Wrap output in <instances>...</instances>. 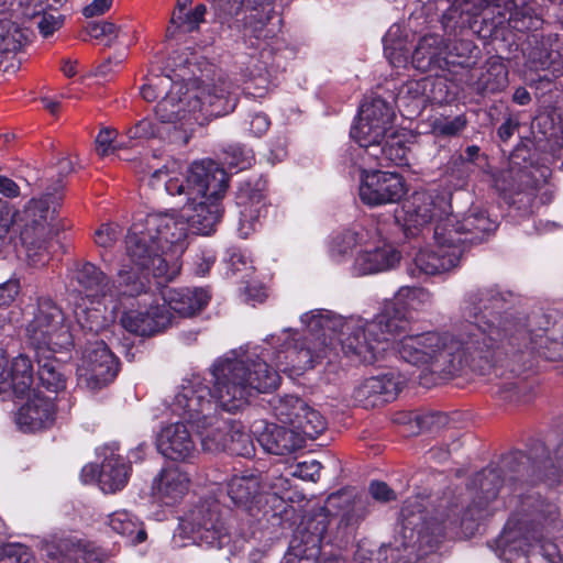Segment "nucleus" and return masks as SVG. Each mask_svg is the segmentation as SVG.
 Returning a JSON list of instances; mask_svg holds the SVG:
<instances>
[{
    "mask_svg": "<svg viewBox=\"0 0 563 563\" xmlns=\"http://www.w3.org/2000/svg\"><path fill=\"white\" fill-rule=\"evenodd\" d=\"M371 503L367 496L353 495L341 490L331 494L325 501L324 511L342 510L339 529L342 530L341 541L347 540L350 534L369 512Z\"/></svg>",
    "mask_w": 563,
    "mask_h": 563,
    "instance_id": "393cba45",
    "label": "nucleus"
},
{
    "mask_svg": "<svg viewBox=\"0 0 563 563\" xmlns=\"http://www.w3.org/2000/svg\"><path fill=\"white\" fill-rule=\"evenodd\" d=\"M173 410L194 429L201 446L210 453L225 451L231 423L214 413V405L196 389H183L174 397Z\"/></svg>",
    "mask_w": 563,
    "mask_h": 563,
    "instance_id": "1a4fd4ad",
    "label": "nucleus"
},
{
    "mask_svg": "<svg viewBox=\"0 0 563 563\" xmlns=\"http://www.w3.org/2000/svg\"><path fill=\"white\" fill-rule=\"evenodd\" d=\"M411 317L397 301H386L379 312L367 321V332L376 344L388 342L393 338L410 330Z\"/></svg>",
    "mask_w": 563,
    "mask_h": 563,
    "instance_id": "b1692460",
    "label": "nucleus"
},
{
    "mask_svg": "<svg viewBox=\"0 0 563 563\" xmlns=\"http://www.w3.org/2000/svg\"><path fill=\"white\" fill-rule=\"evenodd\" d=\"M75 278L86 296L96 299L106 296L135 297L145 291V283L140 278L131 280L132 276L125 271V267L118 273V285L110 284L107 275L90 262L81 264L76 269Z\"/></svg>",
    "mask_w": 563,
    "mask_h": 563,
    "instance_id": "2eb2a0df",
    "label": "nucleus"
},
{
    "mask_svg": "<svg viewBox=\"0 0 563 563\" xmlns=\"http://www.w3.org/2000/svg\"><path fill=\"white\" fill-rule=\"evenodd\" d=\"M393 106L379 96H367L360 108L358 120L351 129V136L358 145L383 141L394 129Z\"/></svg>",
    "mask_w": 563,
    "mask_h": 563,
    "instance_id": "dca6fc26",
    "label": "nucleus"
},
{
    "mask_svg": "<svg viewBox=\"0 0 563 563\" xmlns=\"http://www.w3.org/2000/svg\"><path fill=\"white\" fill-rule=\"evenodd\" d=\"M8 374V387H31L33 384V366L26 355L20 354L13 358Z\"/></svg>",
    "mask_w": 563,
    "mask_h": 563,
    "instance_id": "09e8293b",
    "label": "nucleus"
},
{
    "mask_svg": "<svg viewBox=\"0 0 563 563\" xmlns=\"http://www.w3.org/2000/svg\"><path fill=\"white\" fill-rule=\"evenodd\" d=\"M508 86V69L506 65L498 60H489L486 69L475 82V88L479 93H496L503 91Z\"/></svg>",
    "mask_w": 563,
    "mask_h": 563,
    "instance_id": "37998d69",
    "label": "nucleus"
},
{
    "mask_svg": "<svg viewBox=\"0 0 563 563\" xmlns=\"http://www.w3.org/2000/svg\"><path fill=\"white\" fill-rule=\"evenodd\" d=\"M360 146L364 148L365 156L363 158L367 157L379 166H388L390 164L401 166L408 164V147L404 140L396 135L394 131L387 133L383 141Z\"/></svg>",
    "mask_w": 563,
    "mask_h": 563,
    "instance_id": "f704fd0d",
    "label": "nucleus"
},
{
    "mask_svg": "<svg viewBox=\"0 0 563 563\" xmlns=\"http://www.w3.org/2000/svg\"><path fill=\"white\" fill-rule=\"evenodd\" d=\"M74 314L77 323L85 331L97 333L102 328V318L97 309L76 306Z\"/></svg>",
    "mask_w": 563,
    "mask_h": 563,
    "instance_id": "680f3d73",
    "label": "nucleus"
},
{
    "mask_svg": "<svg viewBox=\"0 0 563 563\" xmlns=\"http://www.w3.org/2000/svg\"><path fill=\"white\" fill-rule=\"evenodd\" d=\"M122 235V228L115 223L101 224L96 230L93 239L97 246L101 249H111Z\"/></svg>",
    "mask_w": 563,
    "mask_h": 563,
    "instance_id": "0e129e2a",
    "label": "nucleus"
},
{
    "mask_svg": "<svg viewBox=\"0 0 563 563\" xmlns=\"http://www.w3.org/2000/svg\"><path fill=\"white\" fill-rule=\"evenodd\" d=\"M555 460L561 471L551 462L543 442L534 441L528 453L515 451L504 459L505 466L516 474V479L537 484L544 482L549 486L556 485L563 477V443L555 451Z\"/></svg>",
    "mask_w": 563,
    "mask_h": 563,
    "instance_id": "9b49d317",
    "label": "nucleus"
},
{
    "mask_svg": "<svg viewBox=\"0 0 563 563\" xmlns=\"http://www.w3.org/2000/svg\"><path fill=\"white\" fill-rule=\"evenodd\" d=\"M376 232L363 227L347 229L338 234L331 244V254L338 260L350 254L356 246H367Z\"/></svg>",
    "mask_w": 563,
    "mask_h": 563,
    "instance_id": "79ce46f5",
    "label": "nucleus"
},
{
    "mask_svg": "<svg viewBox=\"0 0 563 563\" xmlns=\"http://www.w3.org/2000/svg\"><path fill=\"white\" fill-rule=\"evenodd\" d=\"M393 30L390 29L385 38V56L394 67H406L408 63V51L405 49L402 42L390 43Z\"/></svg>",
    "mask_w": 563,
    "mask_h": 563,
    "instance_id": "69168bd1",
    "label": "nucleus"
},
{
    "mask_svg": "<svg viewBox=\"0 0 563 563\" xmlns=\"http://www.w3.org/2000/svg\"><path fill=\"white\" fill-rule=\"evenodd\" d=\"M264 487L260 475L234 476L228 484V495L234 505L245 506L253 500Z\"/></svg>",
    "mask_w": 563,
    "mask_h": 563,
    "instance_id": "a19ab883",
    "label": "nucleus"
},
{
    "mask_svg": "<svg viewBox=\"0 0 563 563\" xmlns=\"http://www.w3.org/2000/svg\"><path fill=\"white\" fill-rule=\"evenodd\" d=\"M31 550L20 543H9L0 547V563H31Z\"/></svg>",
    "mask_w": 563,
    "mask_h": 563,
    "instance_id": "052dcab7",
    "label": "nucleus"
},
{
    "mask_svg": "<svg viewBox=\"0 0 563 563\" xmlns=\"http://www.w3.org/2000/svg\"><path fill=\"white\" fill-rule=\"evenodd\" d=\"M426 80L408 81L400 90L398 101L407 106H412L413 109L420 111L426 103L424 96Z\"/></svg>",
    "mask_w": 563,
    "mask_h": 563,
    "instance_id": "6e6d98bb",
    "label": "nucleus"
},
{
    "mask_svg": "<svg viewBox=\"0 0 563 563\" xmlns=\"http://www.w3.org/2000/svg\"><path fill=\"white\" fill-rule=\"evenodd\" d=\"M236 99L230 92V84L220 80L210 85L190 80L175 81L155 107L156 117L164 123L203 124L211 118L225 115L234 110Z\"/></svg>",
    "mask_w": 563,
    "mask_h": 563,
    "instance_id": "39448f33",
    "label": "nucleus"
},
{
    "mask_svg": "<svg viewBox=\"0 0 563 563\" xmlns=\"http://www.w3.org/2000/svg\"><path fill=\"white\" fill-rule=\"evenodd\" d=\"M206 12L205 4H198L192 12L188 13H177L174 11L169 22L170 25L166 30V36L173 38L176 36L177 31L185 33L194 32L203 22Z\"/></svg>",
    "mask_w": 563,
    "mask_h": 563,
    "instance_id": "a18cd8bd",
    "label": "nucleus"
},
{
    "mask_svg": "<svg viewBox=\"0 0 563 563\" xmlns=\"http://www.w3.org/2000/svg\"><path fill=\"white\" fill-rule=\"evenodd\" d=\"M450 208L444 196L429 191H415L402 203L404 224L407 229H418L429 224L435 218H439V223L449 216Z\"/></svg>",
    "mask_w": 563,
    "mask_h": 563,
    "instance_id": "4be33fe9",
    "label": "nucleus"
},
{
    "mask_svg": "<svg viewBox=\"0 0 563 563\" xmlns=\"http://www.w3.org/2000/svg\"><path fill=\"white\" fill-rule=\"evenodd\" d=\"M173 314L164 303L156 301L145 310L135 309L121 317L122 327L136 335L151 336L164 331L172 324Z\"/></svg>",
    "mask_w": 563,
    "mask_h": 563,
    "instance_id": "a878e982",
    "label": "nucleus"
},
{
    "mask_svg": "<svg viewBox=\"0 0 563 563\" xmlns=\"http://www.w3.org/2000/svg\"><path fill=\"white\" fill-rule=\"evenodd\" d=\"M409 433L417 434L420 432L429 431L433 432L441 428H444L449 423V417L444 412H428L423 415H416L413 419L408 422Z\"/></svg>",
    "mask_w": 563,
    "mask_h": 563,
    "instance_id": "8fccbe9b",
    "label": "nucleus"
},
{
    "mask_svg": "<svg viewBox=\"0 0 563 563\" xmlns=\"http://www.w3.org/2000/svg\"><path fill=\"white\" fill-rule=\"evenodd\" d=\"M188 246L186 223L167 212L150 213L135 221L125 236V254L131 267L125 268L131 280L141 279L148 289L150 278L158 286L180 273L181 254Z\"/></svg>",
    "mask_w": 563,
    "mask_h": 563,
    "instance_id": "7ed1b4c3",
    "label": "nucleus"
},
{
    "mask_svg": "<svg viewBox=\"0 0 563 563\" xmlns=\"http://www.w3.org/2000/svg\"><path fill=\"white\" fill-rule=\"evenodd\" d=\"M48 355L44 356V362L38 360V379L43 387H63L65 385L64 374L59 371V363Z\"/></svg>",
    "mask_w": 563,
    "mask_h": 563,
    "instance_id": "864d4df0",
    "label": "nucleus"
},
{
    "mask_svg": "<svg viewBox=\"0 0 563 563\" xmlns=\"http://www.w3.org/2000/svg\"><path fill=\"white\" fill-rule=\"evenodd\" d=\"M509 292L511 297L505 306H507L514 297V294L511 291ZM506 307H504V309ZM489 318L493 329L507 330L506 335L499 342L509 338L512 341L511 344L515 345V341L520 340L526 347L530 344L531 352L536 351L540 356L547 360L558 361L563 358V318L553 324L549 335L545 338L540 334L533 338L525 327L519 324L514 318L508 314L501 316L500 309L493 310V314H489Z\"/></svg>",
    "mask_w": 563,
    "mask_h": 563,
    "instance_id": "ddd939ff",
    "label": "nucleus"
},
{
    "mask_svg": "<svg viewBox=\"0 0 563 563\" xmlns=\"http://www.w3.org/2000/svg\"><path fill=\"white\" fill-rule=\"evenodd\" d=\"M305 314L301 317L302 322ZM308 334L301 344H294L276 353L266 350L256 360L247 362L238 358H219L211 367L214 387H278L280 376L277 369L267 363L271 360L277 368L285 372L290 365L296 369L312 367L316 360L329 357L332 354V341H327V332L313 330L307 324Z\"/></svg>",
    "mask_w": 563,
    "mask_h": 563,
    "instance_id": "20e7f679",
    "label": "nucleus"
},
{
    "mask_svg": "<svg viewBox=\"0 0 563 563\" xmlns=\"http://www.w3.org/2000/svg\"><path fill=\"white\" fill-rule=\"evenodd\" d=\"M26 37L23 32L10 21H0V53L19 51Z\"/></svg>",
    "mask_w": 563,
    "mask_h": 563,
    "instance_id": "603ef678",
    "label": "nucleus"
},
{
    "mask_svg": "<svg viewBox=\"0 0 563 563\" xmlns=\"http://www.w3.org/2000/svg\"><path fill=\"white\" fill-rule=\"evenodd\" d=\"M174 79L169 75H152L141 88V96L144 100L152 102L166 91L174 84Z\"/></svg>",
    "mask_w": 563,
    "mask_h": 563,
    "instance_id": "13d9d810",
    "label": "nucleus"
},
{
    "mask_svg": "<svg viewBox=\"0 0 563 563\" xmlns=\"http://www.w3.org/2000/svg\"><path fill=\"white\" fill-rule=\"evenodd\" d=\"M499 406L520 407L534 398L532 389H495L492 396Z\"/></svg>",
    "mask_w": 563,
    "mask_h": 563,
    "instance_id": "4d7b16f0",
    "label": "nucleus"
},
{
    "mask_svg": "<svg viewBox=\"0 0 563 563\" xmlns=\"http://www.w3.org/2000/svg\"><path fill=\"white\" fill-rule=\"evenodd\" d=\"M187 422L172 423L162 429L158 440V451L173 461H189L197 453L196 442L194 441Z\"/></svg>",
    "mask_w": 563,
    "mask_h": 563,
    "instance_id": "c756f323",
    "label": "nucleus"
},
{
    "mask_svg": "<svg viewBox=\"0 0 563 563\" xmlns=\"http://www.w3.org/2000/svg\"><path fill=\"white\" fill-rule=\"evenodd\" d=\"M466 118L464 115H457L453 119H435L431 124V129L435 136L453 137L457 136L466 128Z\"/></svg>",
    "mask_w": 563,
    "mask_h": 563,
    "instance_id": "bf43d9fd",
    "label": "nucleus"
},
{
    "mask_svg": "<svg viewBox=\"0 0 563 563\" xmlns=\"http://www.w3.org/2000/svg\"><path fill=\"white\" fill-rule=\"evenodd\" d=\"M367 387H401L406 384L404 376H401L397 371L388 369L382 372L375 376L369 377L367 380Z\"/></svg>",
    "mask_w": 563,
    "mask_h": 563,
    "instance_id": "338daca9",
    "label": "nucleus"
},
{
    "mask_svg": "<svg viewBox=\"0 0 563 563\" xmlns=\"http://www.w3.org/2000/svg\"><path fill=\"white\" fill-rule=\"evenodd\" d=\"M454 219L439 222L434 228L435 244L432 249L420 250L415 258V267L426 275H435L456 267L461 261L464 247L454 243L452 230Z\"/></svg>",
    "mask_w": 563,
    "mask_h": 563,
    "instance_id": "4468645a",
    "label": "nucleus"
},
{
    "mask_svg": "<svg viewBox=\"0 0 563 563\" xmlns=\"http://www.w3.org/2000/svg\"><path fill=\"white\" fill-rule=\"evenodd\" d=\"M198 394L205 393L209 395L214 405V413L217 408L220 407L222 410L228 412H236L245 408L252 400L257 402V395L255 389H196Z\"/></svg>",
    "mask_w": 563,
    "mask_h": 563,
    "instance_id": "58836bf2",
    "label": "nucleus"
},
{
    "mask_svg": "<svg viewBox=\"0 0 563 563\" xmlns=\"http://www.w3.org/2000/svg\"><path fill=\"white\" fill-rule=\"evenodd\" d=\"M119 372V362L103 341L88 342L82 351L78 375L95 387L111 384Z\"/></svg>",
    "mask_w": 563,
    "mask_h": 563,
    "instance_id": "6ab92c4d",
    "label": "nucleus"
},
{
    "mask_svg": "<svg viewBox=\"0 0 563 563\" xmlns=\"http://www.w3.org/2000/svg\"><path fill=\"white\" fill-rule=\"evenodd\" d=\"M329 523V516L323 509L303 519L290 542L292 554L300 561L318 562Z\"/></svg>",
    "mask_w": 563,
    "mask_h": 563,
    "instance_id": "412c9836",
    "label": "nucleus"
},
{
    "mask_svg": "<svg viewBox=\"0 0 563 563\" xmlns=\"http://www.w3.org/2000/svg\"><path fill=\"white\" fill-rule=\"evenodd\" d=\"M228 175L223 168L212 161L191 164L188 175V203L181 214H175L186 223V233L190 228L195 233L208 235L221 218L219 199L228 188Z\"/></svg>",
    "mask_w": 563,
    "mask_h": 563,
    "instance_id": "423d86ee",
    "label": "nucleus"
},
{
    "mask_svg": "<svg viewBox=\"0 0 563 563\" xmlns=\"http://www.w3.org/2000/svg\"><path fill=\"white\" fill-rule=\"evenodd\" d=\"M54 212L46 198L31 200L21 212L0 200V239L19 233L29 263L35 267L44 266L51 260L48 240L54 234Z\"/></svg>",
    "mask_w": 563,
    "mask_h": 563,
    "instance_id": "0eeeda50",
    "label": "nucleus"
},
{
    "mask_svg": "<svg viewBox=\"0 0 563 563\" xmlns=\"http://www.w3.org/2000/svg\"><path fill=\"white\" fill-rule=\"evenodd\" d=\"M386 561L387 547L385 545L376 550L358 545L353 559L354 563H386Z\"/></svg>",
    "mask_w": 563,
    "mask_h": 563,
    "instance_id": "774afa93",
    "label": "nucleus"
},
{
    "mask_svg": "<svg viewBox=\"0 0 563 563\" xmlns=\"http://www.w3.org/2000/svg\"><path fill=\"white\" fill-rule=\"evenodd\" d=\"M450 219L455 220L454 227H450L453 241L462 247L466 243L473 244L483 242L485 238L497 228V223L489 219L485 211L477 209L471 210L461 220L449 212V216L440 222H449Z\"/></svg>",
    "mask_w": 563,
    "mask_h": 563,
    "instance_id": "cd10ccee",
    "label": "nucleus"
},
{
    "mask_svg": "<svg viewBox=\"0 0 563 563\" xmlns=\"http://www.w3.org/2000/svg\"><path fill=\"white\" fill-rule=\"evenodd\" d=\"M40 551L46 563H102L95 548L69 534H54L42 540Z\"/></svg>",
    "mask_w": 563,
    "mask_h": 563,
    "instance_id": "aec40b11",
    "label": "nucleus"
},
{
    "mask_svg": "<svg viewBox=\"0 0 563 563\" xmlns=\"http://www.w3.org/2000/svg\"><path fill=\"white\" fill-rule=\"evenodd\" d=\"M511 297L498 286H485L468 292L462 307L465 323L457 338L434 331L406 335L398 342L400 357L416 366L430 365L433 373L454 375L464 365L483 369L476 357L489 365L492 350L506 335V329H493L489 314L501 309Z\"/></svg>",
    "mask_w": 563,
    "mask_h": 563,
    "instance_id": "f257e3e1",
    "label": "nucleus"
},
{
    "mask_svg": "<svg viewBox=\"0 0 563 563\" xmlns=\"http://www.w3.org/2000/svg\"><path fill=\"white\" fill-rule=\"evenodd\" d=\"M255 391L257 404L271 410L279 421L289 426L306 402L295 394H278L276 389H255Z\"/></svg>",
    "mask_w": 563,
    "mask_h": 563,
    "instance_id": "c9c22d12",
    "label": "nucleus"
},
{
    "mask_svg": "<svg viewBox=\"0 0 563 563\" xmlns=\"http://www.w3.org/2000/svg\"><path fill=\"white\" fill-rule=\"evenodd\" d=\"M253 427L258 443L271 454L287 455L303 446L302 437L292 428L288 429L266 421H260Z\"/></svg>",
    "mask_w": 563,
    "mask_h": 563,
    "instance_id": "c85d7f7f",
    "label": "nucleus"
},
{
    "mask_svg": "<svg viewBox=\"0 0 563 563\" xmlns=\"http://www.w3.org/2000/svg\"><path fill=\"white\" fill-rule=\"evenodd\" d=\"M109 526L119 534L131 538L132 542L141 543L146 539V532L140 528L136 518L126 510H118L109 516Z\"/></svg>",
    "mask_w": 563,
    "mask_h": 563,
    "instance_id": "c03bdc74",
    "label": "nucleus"
},
{
    "mask_svg": "<svg viewBox=\"0 0 563 563\" xmlns=\"http://www.w3.org/2000/svg\"><path fill=\"white\" fill-rule=\"evenodd\" d=\"M218 16L222 20L233 18L240 14L244 7V0H213ZM275 0H246L245 7L251 13L245 16V24L252 29L256 38L269 37L274 31L266 30L263 26L272 19L273 3Z\"/></svg>",
    "mask_w": 563,
    "mask_h": 563,
    "instance_id": "5701e85b",
    "label": "nucleus"
},
{
    "mask_svg": "<svg viewBox=\"0 0 563 563\" xmlns=\"http://www.w3.org/2000/svg\"><path fill=\"white\" fill-rule=\"evenodd\" d=\"M26 336L37 353H55L73 345V335L63 310L49 298L38 300Z\"/></svg>",
    "mask_w": 563,
    "mask_h": 563,
    "instance_id": "9d476101",
    "label": "nucleus"
},
{
    "mask_svg": "<svg viewBox=\"0 0 563 563\" xmlns=\"http://www.w3.org/2000/svg\"><path fill=\"white\" fill-rule=\"evenodd\" d=\"M448 49L449 46L442 36L438 34L426 35L420 38L412 53V66L422 73L443 70L450 63H455L454 60H448Z\"/></svg>",
    "mask_w": 563,
    "mask_h": 563,
    "instance_id": "2f4dec72",
    "label": "nucleus"
},
{
    "mask_svg": "<svg viewBox=\"0 0 563 563\" xmlns=\"http://www.w3.org/2000/svg\"><path fill=\"white\" fill-rule=\"evenodd\" d=\"M364 247L357 254L353 265L358 275L376 274L391 269L400 261V253L384 241L373 243V247H371V240H368L367 246Z\"/></svg>",
    "mask_w": 563,
    "mask_h": 563,
    "instance_id": "7c9ffc66",
    "label": "nucleus"
},
{
    "mask_svg": "<svg viewBox=\"0 0 563 563\" xmlns=\"http://www.w3.org/2000/svg\"><path fill=\"white\" fill-rule=\"evenodd\" d=\"M130 473L131 466L125 459L112 452L100 465L98 484L104 493H117L126 485Z\"/></svg>",
    "mask_w": 563,
    "mask_h": 563,
    "instance_id": "e433bc0d",
    "label": "nucleus"
},
{
    "mask_svg": "<svg viewBox=\"0 0 563 563\" xmlns=\"http://www.w3.org/2000/svg\"><path fill=\"white\" fill-rule=\"evenodd\" d=\"M225 451L231 455L251 457L255 453V446L251 435L244 430L231 424L230 435Z\"/></svg>",
    "mask_w": 563,
    "mask_h": 563,
    "instance_id": "3c124183",
    "label": "nucleus"
},
{
    "mask_svg": "<svg viewBox=\"0 0 563 563\" xmlns=\"http://www.w3.org/2000/svg\"><path fill=\"white\" fill-rule=\"evenodd\" d=\"M290 427L302 437L305 443L307 439L313 440L327 429V420L319 410L305 402Z\"/></svg>",
    "mask_w": 563,
    "mask_h": 563,
    "instance_id": "ea45409f",
    "label": "nucleus"
},
{
    "mask_svg": "<svg viewBox=\"0 0 563 563\" xmlns=\"http://www.w3.org/2000/svg\"><path fill=\"white\" fill-rule=\"evenodd\" d=\"M358 194L371 207L398 202L406 194L405 180L396 173L362 169Z\"/></svg>",
    "mask_w": 563,
    "mask_h": 563,
    "instance_id": "a211bd4d",
    "label": "nucleus"
},
{
    "mask_svg": "<svg viewBox=\"0 0 563 563\" xmlns=\"http://www.w3.org/2000/svg\"><path fill=\"white\" fill-rule=\"evenodd\" d=\"M554 45H558V42L550 36L539 37L538 35H532L526 49L531 66L536 69L552 68L553 71H559L562 65L561 54Z\"/></svg>",
    "mask_w": 563,
    "mask_h": 563,
    "instance_id": "4c0bfd02",
    "label": "nucleus"
},
{
    "mask_svg": "<svg viewBox=\"0 0 563 563\" xmlns=\"http://www.w3.org/2000/svg\"><path fill=\"white\" fill-rule=\"evenodd\" d=\"M478 490L467 498L443 500L431 514L418 499L407 500L401 508L400 529L396 536V549H411L418 554L432 552L448 532L465 538L474 536L478 522L490 512L501 487L498 471L487 468L474 479Z\"/></svg>",
    "mask_w": 563,
    "mask_h": 563,
    "instance_id": "f03ea898",
    "label": "nucleus"
},
{
    "mask_svg": "<svg viewBox=\"0 0 563 563\" xmlns=\"http://www.w3.org/2000/svg\"><path fill=\"white\" fill-rule=\"evenodd\" d=\"M236 203L240 208L239 231L241 236L247 238L266 212L264 183L242 184L236 194Z\"/></svg>",
    "mask_w": 563,
    "mask_h": 563,
    "instance_id": "bb28decb",
    "label": "nucleus"
},
{
    "mask_svg": "<svg viewBox=\"0 0 563 563\" xmlns=\"http://www.w3.org/2000/svg\"><path fill=\"white\" fill-rule=\"evenodd\" d=\"M398 389H353L355 402L365 408L375 407L396 399Z\"/></svg>",
    "mask_w": 563,
    "mask_h": 563,
    "instance_id": "5fc2aeb1",
    "label": "nucleus"
},
{
    "mask_svg": "<svg viewBox=\"0 0 563 563\" xmlns=\"http://www.w3.org/2000/svg\"><path fill=\"white\" fill-rule=\"evenodd\" d=\"M211 299L208 288H169L163 294V302L170 311L181 317H191L207 307Z\"/></svg>",
    "mask_w": 563,
    "mask_h": 563,
    "instance_id": "473e14b6",
    "label": "nucleus"
},
{
    "mask_svg": "<svg viewBox=\"0 0 563 563\" xmlns=\"http://www.w3.org/2000/svg\"><path fill=\"white\" fill-rule=\"evenodd\" d=\"M303 320L311 329L329 334L327 341H332V353L340 343L342 353L352 362L372 363L380 351V344H376L367 332V321L343 319L329 311L305 313Z\"/></svg>",
    "mask_w": 563,
    "mask_h": 563,
    "instance_id": "6e6552de",
    "label": "nucleus"
},
{
    "mask_svg": "<svg viewBox=\"0 0 563 563\" xmlns=\"http://www.w3.org/2000/svg\"><path fill=\"white\" fill-rule=\"evenodd\" d=\"M87 33L93 38H107V45H110L113 40L119 38L122 30L112 22L98 21L91 22L86 27Z\"/></svg>",
    "mask_w": 563,
    "mask_h": 563,
    "instance_id": "e2e57ef3",
    "label": "nucleus"
},
{
    "mask_svg": "<svg viewBox=\"0 0 563 563\" xmlns=\"http://www.w3.org/2000/svg\"><path fill=\"white\" fill-rule=\"evenodd\" d=\"M55 396L42 389H19L18 410L14 421L19 430L26 433L51 428L55 421Z\"/></svg>",
    "mask_w": 563,
    "mask_h": 563,
    "instance_id": "f3484780",
    "label": "nucleus"
},
{
    "mask_svg": "<svg viewBox=\"0 0 563 563\" xmlns=\"http://www.w3.org/2000/svg\"><path fill=\"white\" fill-rule=\"evenodd\" d=\"M31 5L33 10L29 11L27 8L24 14L36 20L38 31L44 37H48L63 26L64 18L56 10L44 7V3H40L37 7L34 4Z\"/></svg>",
    "mask_w": 563,
    "mask_h": 563,
    "instance_id": "49530a36",
    "label": "nucleus"
},
{
    "mask_svg": "<svg viewBox=\"0 0 563 563\" xmlns=\"http://www.w3.org/2000/svg\"><path fill=\"white\" fill-rule=\"evenodd\" d=\"M394 300L408 309H423L432 302V295L424 288L420 287H401L394 297Z\"/></svg>",
    "mask_w": 563,
    "mask_h": 563,
    "instance_id": "de8ad7c7",
    "label": "nucleus"
},
{
    "mask_svg": "<svg viewBox=\"0 0 563 563\" xmlns=\"http://www.w3.org/2000/svg\"><path fill=\"white\" fill-rule=\"evenodd\" d=\"M189 487L186 473L177 467L163 468L152 484L153 498L165 506H173L185 496Z\"/></svg>",
    "mask_w": 563,
    "mask_h": 563,
    "instance_id": "72a5a7b5",
    "label": "nucleus"
},
{
    "mask_svg": "<svg viewBox=\"0 0 563 563\" xmlns=\"http://www.w3.org/2000/svg\"><path fill=\"white\" fill-rule=\"evenodd\" d=\"M180 536L192 543L222 549L231 543V534L217 501H203L190 509L180 520Z\"/></svg>",
    "mask_w": 563,
    "mask_h": 563,
    "instance_id": "f8f14e48",
    "label": "nucleus"
}]
</instances>
